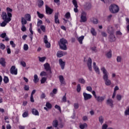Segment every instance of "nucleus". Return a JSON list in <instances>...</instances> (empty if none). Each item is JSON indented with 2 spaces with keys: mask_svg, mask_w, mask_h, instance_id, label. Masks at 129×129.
Segmentation results:
<instances>
[{
  "mask_svg": "<svg viewBox=\"0 0 129 129\" xmlns=\"http://www.w3.org/2000/svg\"><path fill=\"white\" fill-rule=\"evenodd\" d=\"M2 17L4 21L0 24L1 27H6L7 24L11 21H12V18H8V15H7V13L3 12L2 14Z\"/></svg>",
  "mask_w": 129,
  "mask_h": 129,
  "instance_id": "obj_1",
  "label": "nucleus"
},
{
  "mask_svg": "<svg viewBox=\"0 0 129 129\" xmlns=\"http://www.w3.org/2000/svg\"><path fill=\"white\" fill-rule=\"evenodd\" d=\"M67 44H68V41H67V40L65 39L64 38L60 39L58 42L59 48L61 50H64V51H66V50H67Z\"/></svg>",
  "mask_w": 129,
  "mask_h": 129,
  "instance_id": "obj_2",
  "label": "nucleus"
},
{
  "mask_svg": "<svg viewBox=\"0 0 129 129\" xmlns=\"http://www.w3.org/2000/svg\"><path fill=\"white\" fill-rule=\"evenodd\" d=\"M109 10L112 14H116L119 12V7L115 4H112L109 8Z\"/></svg>",
  "mask_w": 129,
  "mask_h": 129,
  "instance_id": "obj_3",
  "label": "nucleus"
},
{
  "mask_svg": "<svg viewBox=\"0 0 129 129\" xmlns=\"http://www.w3.org/2000/svg\"><path fill=\"white\" fill-rule=\"evenodd\" d=\"M44 67V69L48 72V74H51L52 71H51V67L50 66V64L49 63L46 62L43 65Z\"/></svg>",
  "mask_w": 129,
  "mask_h": 129,
  "instance_id": "obj_4",
  "label": "nucleus"
},
{
  "mask_svg": "<svg viewBox=\"0 0 129 129\" xmlns=\"http://www.w3.org/2000/svg\"><path fill=\"white\" fill-rule=\"evenodd\" d=\"M87 15L86 12L84 11L82 12L81 15V20L83 23H85V22L87 21V17H86Z\"/></svg>",
  "mask_w": 129,
  "mask_h": 129,
  "instance_id": "obj_5",
  "label": "nucleus"
},
{
  "mask_svg": "<svg viewBox=\"0 0 129 129\" xmlns=\"http://www.w3.org/2000/svg\"><path fill=\"white\" fill-rule=\"evenodd\" d=\"M101 70L102 71L104 74L103 78L104 81H105V80H108V75H107V71H106V70L105 69V68L103 67L101 69Z\"/></svg>",
  "mask_w": 129,
  "mask_h": 129,
  "instance_id": "obj_6",
  "label": "nucleus"
},
{
  "mask_svg": "<svg viewBox=\"0 0 129 129\" xmlns=\"http://www.w3.org/2000/svg\"><path fill=\"white\" fill-rule=\"evenodd\" d=\"M109 41L112 43V42H115V40H116V37H115V35L114 33H110L109 35Z\"/></svg>",
  "mask_w": 129,
  "mask_h": 129,
  "instance_id": "obj_7",
  "label": "nucleus"
},
{
  "mask_svg": "<svg viewBox=\"0 0 129 129\" xmlns=\"http://www.w3.org/2000/svg\"><path fill=\"white\" fill-rule=\"evenodd\" d=\"M10 73L11 74L17 75L18 74V69H16V66H13L10 69Z\"/></svg>",
  "mask_w": 129,
  "mask_h": 129,
  "instance_id": "obj_8",
  "label": "nucleus"
},
{
  "mask_svg": "<svg viewBox=\"0 0 129 129\" xmlns=\"http://www.w3.org/2000/svg\"><path fill=\"white\" fill-rule=\"evenodd\" d=\"M87 66L90 71H92V59L89 57L88 59Z\"/></svg>",
  "mask_w": 129,
  "mask_h": 129,
  "instance_id": "obj_9",
  "label": "nucleus"
},
{
  "mask_svg": "<svg viewBox=\"0 0 129 129\" xmlns=\"http://www.w3.org/2000/svg\"><path fill=\"white\" fill-rule=\"evenodd\" d=\"M95 98L96 100L97 101V102H103V101H104V99H105L106 97L105 96H97V97H95Z\"/></svg>",
  "mask_w": 129,
  "mask_h": 129,
  "instance_id": "obj_10",
  "label": "nucleus"
},
{
  "mask_svg": "<svg viewBox=\"0 0 129 129\" xmlns=\"http://www.w3.org/2000/svg\"><path fill=\"white\" fill-rule=\"evenodd\" d=\"M44 42L45 44V47L46 48H50V47H51V44L48 41V37L47 35H45L44 37Z\"/></svg>",
  "mask_w": 129,
  "mask_h": 129,
  "instance_id": "obj_11",
  "label": "nucleus"
},
{
  "mask_svg": "<svg viewBox=\"0 0 129 129\" xmlns=\"http://www.w3.org/2000/svg\"><path fill=\"white\" fill-rule=\"evenodd\" d=\"M106 104L107 105H109V106H110L111 108H112L114 107L113 100H112V99L110 98H109L107 100Z\"/></svg>",
  "mask_w": 129,
  "mask_h": 129,
  "instance_id": "obj_12",
  "label": "nucleus"
},
{
  "mask_svg": "<svg viewBox=\"0 0 129 129\" xmlns=\"http://www.w3.org/2000/svg\"><path fill=\"white\" fill-rule=\"evenodd\" d=\"M45 11L47 15H52L53 13V9H51L47 5L45 6Z\"/></svg>",
  "mask_w": 129,
  "mask_h": 129,
  "instance_id": "obj_13",
  "label": "nucleus"
},
{
  "mask_svg": "<svg viewBox=\"0 0 129 129\" xmlns=\"http://www.w3.org/2000/svg\"><path fill=\"white\" fill-rule=\"evenodd\" d=\"M84 100H88L92 98V96L90 94H87L85 92L83 93Z\"/></svg>",
  "mask_w": 129,
  "mask_h": 129,
  "instance_id": "obj_14",
  "label": "nucleus"
},
{
  "mask_svg": "<svg viewBox=\"0 0 129 129\" xmlns=\"http://www.w3.org/2000/svg\"><path fill=\"white\" fill-rule=\"evenodd\" d=\"M7 17L8 18H9L10 19H12V17H13V15H12V12H13V9L8 7L7 8Z\"/></svg>",
  "mask_w": 129,
  "mask_h": 129,
  "instance_id": "obj_15",
  "label": "nucleus"
},
{
  "mask_svg": "<svg viewBox=\"0 0 129 129\" xmlns=\"http://www.w3.org/2000/svg\"><path fill=\"white\" fill-rule=\"evenodd\" d=\"M72 3L75 6V8L74 9L75 13H78V9H77V8H78V5H77V1L76 0H73Z\"/></svg>",
  "mask_w": 129,
  "mask_h": 129,
  "instance_id": "obj_16",
  "label": "nucleus"
},
{
  "mask_svg": "<svg viewBox=\"0 0 129 129\" xmlns=\"http://www.w3.org/2000/svg\"><path fill=\"white\" fill-rule=\"evenodd\" d=\"M59 64L61 69L63 70L65 68V61H63V60L61 58H60L59 59Z\"/></svg>",
  "mask_w": 129,
  "mask_h": 129,
  "instance_id": "obj_17",
  "label": "nucleus"
},
{
  "mask_svg": "<svg viewBox=\"0 0 129 129\" xmlns=\"http://www.w3.org/2000/svg\"><path fill=\"white\" fill-rule=\"evenodd\" d=\"M59 14L56 13L54 16V22L55 24H60V21L59 20V19L58 18V16Z\"/></svg>",
  "mask_w": 129,
  "mask_h": 129,
  "instance_id": "obj_18",
  "label": "nucleus"
},
{
  "mask_svg": "<svg viewBox=\"0 0 129 129\" xmlns=\"http://www.w3.org/2000/svg\"><path fill=\"white\" fill-rule=\"evenodd\" d=\"M0 64H1L3 67H6V59L2 57L1 58Z\"/></svg>",
  "mask_w": 129,
  "mask_h": 129,
  "instance_id": "obj_19",
  "label": "nucleus"
},
{
  "mask_svg": "<svg viewBox=\"0 0 129 129\" xmlns=\"http://www.w3.org/2000/svg\"><path fill=\"white\" fill-rule=\"evenodd\" d=\"M59 82H60L61 84H66V83L64 81V77H63V76H59Z\"/></svg>",
  "mask_w": 129,
  "mask_h": 129,
  "instance_id": "obj_20",
  "label": "nucleus"
},
{
  "mask_svg": "<svg viewBox=\"0 0 129 129\" xmlns=\"http://www.w3.org/2000/svg\"><path fill=\"white\" fill-rule=\"evenodd\" d=\"M56 56L58 58H61V57H63L64 56V54H63V51H59L56 53Z\"/></svg>",
  "mask_w": 129,
  "mask_h": 129,
  "instance_id": "obj_21",
  "label": "nucleus"
},
{
  "mask_svg": "<svg viewBox=\"0 0 129 129\" xmlns=\"http://www.w3.org/2000/svg\"><path fill=\"white\" fill-rule=\"evenodd\" d=\"M32 114H34V115H38L39 116V111L36 109H33L32 110Z\"/></svg>",
  "mask_w": 129,
  "mask_h": 129,
  "instance_id": "obj_22",
  "label": "nucleus"
},
{
  "mask_svg": "<svg viewBox=\"0 0 129 129\" xmlns=\"http://www.w3.org/2000/svg\"><path fill=\"white\" fill-rule=\"evenodd\" d=\"M33 81L34 83H38V82H39V78H38V75H34Z\"/></svg>",
  "mask_w": 129,
  "mask_h": 129,
  "instance_id": "obj_23",
  "label": "nucleus"
},
{
  "mask_svg": "<svg viewBox=\"0 0 129 129\" xmlns=\"http://www.w3.org/2000/svg\"><path fill=\"white\" fill-rule=\"evenodd\" d=\"M84 39V36H82L78 38V41H79L80 44H82V41Z\"/></svg>",
  "mask_w": 129,
  "mask_h": 129,
  "instance_id": "obj_24",
  "label": "nucleus"
},
{
  "mask_svg": "<svg viewBox=\"0 0 129 129\" xmlns=\"http://www.w3.org/2000/svg\"><path fill=\"white\" fill-rule=\"evenodd\" d=\"M106 56L108 57L109 59H110V58H111V56H112L111 50H110L108 52H107L106 53Z\"/></svg>",
  "mask_w": 129,
  "mask_h": 129,
  "instance_id": "obj_25",
  "label": "nucleus"
},
{
  "mask_svg": "<svg viewBox=\"0 0 129 129\" xmlns=\"http://www.w3.org/2000/svg\"><path fill=\"white\" fill-rule=\"evenodd\" d=\"M21 23L22 24V26H25V25H26V24H27V20L26 19H25V18L24 17H22L21 18Z\"/></svg>",
  "mask_w": 129,
  "mask_h": 129,
  "instance_id": "obj_26",
  "label": "nucleus"
},
{
  "mask_svg": "<svg viewBox=\"0 0 129 129\" xmlns=\"http://www.w3.org/2000/svg\"><path fill=\"white\" fill-rule=\"evenodd\" d=\"M86 127H87V124L86 123H85L84 124H81L80 125V128L81 129L86 128Z\"/></svg>",
  "mask_w": 129,
  "mask_h": 129,
  "instance_id": "obj_27",
  "label": "nucleus"
},
{
  "mask_svg": "<svg viewBox=\"0 0 129 129\" xmlns=\"http://www.w3.org/2000/svg\"><path fill=\"white\" fill-rule=\"evenodd\" d=\"M52 125L54 127H57V126H58V120H53L52 122Z\"/></svg>",
  "mask_w": 129,
  "mask_h": 129,
  "instance_id": "obj_28",
  "label": "nucleus"
},
{
  "mask_svg": "<svg viewBox=\"0 0 129 129\" xmlns=\"http://www.w3.org/2000/svg\"><path fill=\"white\" fill-rule=\"evenodd\" d=\"M99 121L101 123V124H102V123H103V121H104V118H103L102 116H100L99 117Z\"/></svg>",
  "mask_w": 129,
  "mask_h": 129,
  "instance_id": "obj_29",
  "label": "nucleus"
},
{
  "mask_svg": "<svg viewBox=\"0 0 129 129\" xmlns=\"http://www.w3.org/2000/svg\"><path fill=\"white\" fill-rule=\"evenodd\" d=\"M44 5V2L42 0H38V6L39 8H41L42 6Z\"/></svg>",
  "mask_w": 129,
  "mask_h": 129,
  "instance_id": "obj_30",
  "label": "nucleus"
},
{
  "mask_svg": "<svg viewBox=\"0 0 129 129\" xmlns=\"http://www.w3.org/2000/svg\"><path fill=\"white\" fill-rule=\"evenodd\" d=\"M27 21L29 22L31 21V15L30 14H26L25 16Z\"/></svg>",
  "mask_w": 129,
  "mask_h": 129,
  "instance_id": "obj_31",
  "label": "nucleus"
},
{
  "mask_svg": "<svg viewBox=\"0 0 129 129\" xmlns=\"http://www.w3.org/2000/svg\"><path fill=\"white\" fill-rule=\"evenodd\" d=\"M67 102V98L66 97V93L65 95L62 97L61 99V102Z\"/></svg>",
  "mask_w": 129,
  "mask_h": 129,
  "instance_id": "obj_32",
  "label": "nucleus"
},
{
  "mask_svg": "<svg viewBox=\"0 0 129 129\" xmlns=\"http://www.w3.org/2000/svg\"><path fill=\"white\" fill-rule=\"evenodd\" d=\"M3 81L5 84L9 83V78L7 76H5Z\"/></svg>",
  "mask_w": 129,
  "mask_h": 129,
  "instance_id": "obj_33",
  "label": "nucleus"
},
{
  "mask_svg": "<svg viewBox=\"0 0 129 129\" xmlns=\"http://www.w3.org/2000/svg\"><path fill=\"white\" fill-rule=\"evenodd\" d=\"M105 84L106 85H107V86H109V85H110V84H111V82L109 80H106L105 81Z\"/></svg>",
  "mask_w": 129,
  "mask_h": 129,
  "instance_id": "obj_34",
  "label": "nucleus"
},
{
  "mask_svg": "<svg viewBox=\"0 0 129 129\" xmlns=\"http://www.w3.org/2000/svg\"><path fill=\"white\" fill-rule=\"evenodd\" d=\"M79 82L82 84H85V80L83 78H80L79 79Z\"/></svg>",
  "mask_w": 129,
  "mask_h": 129,
  "instance_id": "obj_35",
  "label": "nucleus"
},
{
  "mask_svg": "<svg viewBox=\"0 0 129 129\" xmlns=\"http://www.w3.org/2000/svg\"><path fill=\"white\" fill-rule=\"evenodd\" d=\"M37 14L38 17L40 19H43V18H44V15L40 13V12H39L38 11L37 12Z\"/></svg>",
  "mask_w": 129,
  "mask_h": 129,
  "instance_id": "obj_36",
  "label": "nucleus"
},
{
  "mask_svg": "<svg viewBox=\"0 0 129 129\" xmlns=\"http://www.w3.org/2000/svg\"><path fill=\"white\" fill-rule=\"evenodd\" d=\"M57 89H53V90H52V93H50L51 96H53V94H57Z\"/></svg>",
  "mask_w": 129,
  "mask_h": 129,
  "instance_id": "obj_37",
  "label": "nucleus"
},
{
  "mask_svg": "<svg viewBox=\"0 0 129 129\" xmlns=\"http://www.w3.org/2000/svg\"><path fill=\"white\" fill-rule=\"evenodd\" d=\"M71 17V15L70 14V12H68L65 15V18H66L68 20H69V19Z\"/></svg>",
  "mask_w": 129,
  "mask_h": 129,
  "instance_id": "obj_38",
  "label": "nucleus"
},
{
  "mask_svg": "<svg viewBox=\"0 0 129 129\" xmlns=\"http://www.w3.org/2000/svg\"><path fill=\"white\" fill-rule=\"evenodd\" d=\"M94 68V70H95V72L97 73V74H100V73L99 72V69L97 67H95Z\"/></svg>",
  "mask_w": 129,
  "mask_h": 129,
  "instance_id": "obj_39",
  "label": "nucleus"
},
{
  "mask_svg": "<svg viewBox=\"0 0 129 129\" xmlns=\"http://www.w3.org/2000/svg\"><path fill=\"white\" fill-rule=\"evenodd\" d=\"M0 49H1L2 50H5V49H6V45H5V44H4V43H1Z\"/></svg>",
  "mask_w": 129,
  "mask_h": 129,
  "instance_id": "obj_40",
  "label": "nucleus"
},
{
  "mask_svg": "<svg viewBox=\"0 0 129 129\" xmlns=\"http://www.w3.org/2000/svg\"><path fill=\"white\" fill-rule=\"evenodd\" d=\"M81 91V86L80 85V84H79L77 85V92H80Z\"/></svg>",
  "mask_w": 129,
  "mask_h": 129,
  "instance_id": "obj_41",
  "label": "nucleus"
},
{
  "mask_svg": "<svg viewBox=\"0 0 129 129\" xmlns=\"http://www.w3.org/2000/svg\"><path fill=\"white\" fill-rule=\"evenodd\" d=\"M47 81V78L45 77H43L41 80V84H44Z\"/></svg>",
  "mask_w": 129,
  "mask_h": 129,
  "instance_id": "obj_42",
  "label": "nucleus"
},
{
  "mask_svg": "<svg viewBox=\"0 0 129 129\" xmlns=\"http://www.w3.org/2000/svg\"><path fill=\"white\" fill-rule=\"evenodd\" d=\"M39 60L40 62H44V61L46 60V57H39Z\"/></svg>",
  "mask_w": 129,
  "mask_h": 129,
  "instance_id": "obj_43",
  "label": "nucleus"
},
{
  "mask_svg": "<svg viewBox=\"0 0 129 129\" xmlns=\"http://www.w3.org/2000/svg\"><path fill=\"white\" fill-rule=\"evenodd\" d=\"M46 107H47V108H52V105L49 102L46 103Z\"/></svg>",
  "mask_w": 129,
  "mask_h": 129,
  "instance_id": "obj_44",
  "label": "nucleus"
},
{
  "mask_svg": "<svg viewBox=\"0 0 129 129\" xmlns=\"http://www.w3.org/2000/svg\"><path fill=\"white\" fill-rule=\"evenodd\" d=\"M116 97L117 100H118V101H120L122 97H121L120 95H117Z\"/></svg>",
  "mask_w": 129,
  "mask_h": 129,
  "instance_id": "obj_45",
  "label": "nucleus"
},
{
  "mask_svg": "<svg viewBox=\"0 0 129 129\" xmlns=\"http://www.w3.org/2000/svg\"><path fill=\"white\" fill-rule=\"evenodd\" d=\"M24 88L25 91H28L30 89V87H29V85H25Z\"/></svg>",
  "mask_w": 129,
  "mask_h": 129,
  "instance_id": "obj_46",
  "label": "nucleus"
},
{
  "mask_svg": "<svg viewBox=\"0 0 129 129\" xmlns=\"http://www.w3.org/2000/svg\"><path fill=\"white\" fill-rule=\"evenodd\" d=\"M29 49V46H28V44H24V51H28V49Z\"/></svg>",
  "mask_w": 129,
  "mask_h": 129,
  "instance_id": "obj_47",
  "label": "nucleus"
},
{
  "mask_svg": "<svg viewBox=\"0 0 129 129\" xmlns=\"http://www.w3.org/2000/svg\"><path fill=\"white\" fill-rule=\"evenodd\" d=\"M108 31L111 33L112 32H113V28L112 27V26H109L108 27Z\"/></svg>",
  "mask_w": 129,
  "mask_h": 129,
  "instance_id": "obj_48",
  "label": "nucleus"
},
{
  "mask_svg": "<svg viewBox=\"0 0 129 129\" xmlns=\"http://www.w3.org/2000/svg\"><path fill=\"white\" fill-rule=\"evenodd\" d=\"M74 106L75 107V109H78V108H79V105H78V103H75L74 104Z\"/></svg>",
  "mask_w": 129,
  "mask_h": 129,
  "instance_id": "obj_49",
  "label": "nucleus"
},
{
  "mask_svg": "<svg viewBox=\"0 0 129 129\" xmlns=\"http://www.w3.org/2000/svg\"><path fill=\"white\" fill-rule=\"evenodd\" d=\"M6 36H7V33H3L1 34L0 37L1 38H3V39H5V38H6Z\"/></svg>",
  "mask_w": 129,
  "mask_h": 129,
  "instance_id": "obj_50",
  "label": "nucleus"
},
{
  "mask_svg": "<svg viewBox=\"0 0 129 129\" xmlns=\"http://www.w3.org/2000/svg\"><path fill=\"white\" fill-rule=\"evenodd\" d=\"M55 108L59 110V111L61 112V107L60 106H58V105H55L54 106Z\"/></svg>",
  "mask_w": 129,
  "mask_h": 129,
  "instance_id": "obj_51",
  "label": "nucleus"
},
{
  "mask_svg": "<svg viewBox=\"0 0 129 129\" xmlns=\"http://www.w3.org/2000/svg\"><path fill=\"white\" fill-rule=\"evenodd\" d=\"M108 125L107 124H103L102 126V129H107Z\"/></svg>",
  "mask_w": 129,
  "mask_h": 129,
  "instance_id": "obj_52",
  "label": "nucleus"
},
{
  "mask_svg": "<svg viewBox=\"0 0 129 129\" xmlns=\"http://www.w3.org/2000/svg\"><path fill=\"white\" fill-rule=\"evenodd\" d=\"M125 115H129V107L124 111Z\"/></svg>",
  "mask_w": 129,
  "mask_h": 129,
  "instance_id": "obj_53",
  "label": "nucleus"
},
{
  "mask_svg": "<svg viewBox=\"0 0 129 129\" xmlns=\"http://www.w3.org/2000/svg\"><path fill=\"white\" fill-rule=\"evenodd\" d=\"M43 22L41 20H39L37 22V26L38 27H40L41 26V24H42Z\"/></svg>",
  "mask_w": 129,
  "mask_h": 129,
  "instance_id": "obj_54",
  "label": "nucleus"
},
{
  "mask_svg": "<svg viewBox=\"0 0 129 129\" xmlns=\"http://www.w3.org/2000/svg\"><path fill=\"white\" fill-rule=\"evenodd\" d=\"M21 30H22V32H26V31L27 30V28H26L25 25H22Z\"/></svg>",
  "mask_w": 129,
  "mask_h": 129,
  "instance_id": "obj_55",
  "label": "nucleus"
},
{
  "mask_svg": "<svg viewBox=\"0 0 129 129\" xmlns=\"http://www.w3.org/2000/svg\"><path fill=\"white\" fill-rule=\"evenodd\" d=\"M40 76H47V73L45 72H42L40 73Z\"/></svg>",
  "mask_w": 129,
  "mask_h": 129,
  "instance_id": "obj_56",
  "label": "nucleus"
},
{
  "mask_svg": "<svg viewBox=\"0 0 129 129\" xmlns=\"http://www.w3.org/2000/svg\"><path fill=\"white\" fill-rule=\"evenodd\" d=\"M86 89L88 91H90V92H91L92 91V88L90 86L87 87Z\"/></svg>",
  "mask_w": 129,
  "mask_h": 129,
  "instance_id": "obj_57",
  "label": "nucleus"
},
{
  "mask_svg": "<svg viewBox=\"0 0 129 129\" xmlns=\"http://www.w3.org/2000/svg\"><path fill=\"white\" fill-rule=\"evenodd\" d=\"M28 112H25L23 113L22 116L23 117H27L28 116Z\"/></svg>",
  "mask_w": 129,
  "mask_h": 129,
  "instance_id": "obj_58",
  "label": "nucleus"
},
{
  "mask_svg": "<svg viewBox=\"0 0 129 129\" xmlns=\"http://www.w3.org/2000/svg\"><path fill=\"white\" fill-rule=\"evenodd\" d=\"M93 23L95 24H98V20H97V19L95 18L93 20Z\"/></svg>",
  "mask_w": 129,
  "mask_h": 129,
  "instance_id": "obj_59",
  "label": "nucleus"
},
{
  "mask_svg": "<svg viewBox=\"0 0 129 129\" xmlns=\"http://www.w3.org/2000/svg\"><path fill=\"white\" fill-rule=\"evenodd\" d=\"M40 29L41 30H42V31L43 32H45L46 31V28L43 25H42L41 27H40Z\"/></svg>",
  "mask_w": 129,
  "mask_h": 129,
  "instance_id": "obj_60",
  "label": "nucleus"
},
{
  "mask_svg": "<svg viewBox=\"0 0 129 129\" xmlns=\"http://www.w3.org/2000/svg\"><path fill=\"white\" fill-rule=\"evenodd\" d=\"M117 62H121V56H118L116 58Z\"/></svg>",
  "mask_w": 129,
  "mask_h": 129,
  "instance_id": "obj_61",
  "label": "nucleus"
},
{
  "mask_svg": "<svg viewBox=\"0 0 129 129\" xmlns=\"http://www.w3.org/2000/svg\"><path fill=\"white\" fill-rule=\"evenodd\" d=\"M21 64L22 65V66H23V67H26V62H25L24 61H21Z\"/></svg>",
  "mask_w": 129,
  "mask_h": 129,
  "instance_id": "obj_62",
  "label": "nucleus"
},
{
  "mask_svg": "<svg viewBox=\"0 0 129 129\" xmlns=\"http://www.w3.org/2000/svg\"><path fill=\"white\" fill-rule=\"evenodd\" d=\"M45 97H46V95H45V93H42L40 96V98L44 99V98H45Z\"/></svg>",
  "mask_w": 129,
  "mask_h": 129,
  "instance_id": "obj_63",
  "label": "nucleus"
},
{
  "mask_svg": "<svg viewBox=\"0 0 129 129\" xmlns=\"http://www.w3.org/2000/svg\"><path fill=\"white\" fill-rule=\"evenodd\" d=\"M7 53L8 54H11V48H10V46H7Z\"/></svg>",
  "mask_w": 129,
  "mask_h": 129,
  "instance_id": "obj_64",
  "label": "nucleus"
}]
</instances>
